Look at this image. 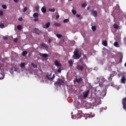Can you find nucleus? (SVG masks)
<instances>
[{"mask_svg": "<svg viewBox=\"0 0 126 126\" xmlns=\"http://www.w3.org/2000/svg\"><path fill=\"white\" fill-rule=\"evenodd\" d=\"M73 57L74 60H79L81 57V55L79 54V51L76 49L73 53Z\"/></svg>", "mask_w": 126, "mask_h": 126, "instance_id": "obj_1", "label": "nucleus"}, {"mask_svg": "<svg viewBox=\"0 0 126 126\" xmlns=\"http://www.w3.org/2000/svg\"><path fill=\"white\" fill-rule=\"evenodd\" d=\"M97 80L99 81V84L100 87H103V83L106 81V79L103 76H101L99 78H97Z\"/></svg>", "mask_w": 126, "mask_h": 126, "instance_id": "obj_2", "label": "nucleus"}, {"mask_svg": "<svg viewBox=\"0 0 126 126\" xmlns=\"http://www.w3.org/2000/svg\"><path fill=\"white\" fill-rule=\"evenodd\" d=\"M46 77L49 80H53V79H54L55 77H56V76L55 75V74H53V76L52 77V73H51L49 74L46 75Z\"/></svg>", "mask_w": 126, "mask_h": 126, "instance_id": "obj_3", "label": "nucleus"}, {"mask_svg": "<svg viewBox=\"0 0 126 126\" xmlns=\"http://www.w3.org/2000/svg\"><path fill=\"white\" fill-rule=\"evenodd\" d=\"M122 104L123 105V109L126 111V97L123 98Z\"/></svg>", "mask_w": 126, "mask_h": 126, "instance_id": "obj_4", "label": "nucleus"}, {"mask_svg": "<svg viewBox=\"0 0 126 126\" xmlns=\"http://www.w3.org/2000/svg\"><path fill=\"white\" fill-rule=\"evenodd\" d=\"M76 69H77V70H79L80 71H82V70L84 69V67L81 65H77L76 66Z\"/></svg>", "mask_w": 126, "mask_h": 126, "instance_id": "obj_5", "label": "nucleus"}, {"mask_svg": "<svg viewBox=\"0 0 126 126\" xmlns=\"http://www.w3.org/2000/svg\"><path fill=\"white\" fill-rule=\"evenodd\" d=\"M63 82L64 81L63 79H59L56 82V83L57 85H60V86H61V85H63Z\"/></svg>", "mask_w": 126, "mask_h": 126, "instance_id": "obj_6", "label": "nucleus"}, {"mask_svg": "<svg viewBox=\"0 0 126 126\" xmlns=\"http://www.w3.org/2000/svg\"><path fill=\"white\" fill-rule=\"evenodd\" d=\"M90 93V90H88L85 93H83V97L86 98L89 96Z\"/></svg>", "mask_w": 126, "mask_h": 126, "instance_id": "obj_7", "label": "nucleus"}, {"mask_svg": "<svg viewBox=\"0 0 126 126\" xmlns=\"http://www.w3.org/2000/svg\"><path fill=\"white\" fill-rule=\"evenodd\" d=\"M91 14L92 15H93V16H94V17H97V11H95V10H91Z\"/></svg>", "mask_w": 126, "mask_h": 126, "instance_id": "obj_8", "label": "nucleus"}, {"mask_svg": "<svg viewBox=\"0 0 126 126\" xmlns=\"http://www.w3.org/2000/svg\"><path fill=\"white\" fill-rule=\"evenodd\" d=\"M39 56L40 57H42V58H48V54L44 53V54H42L41 53H39Z\"/></svg>", "mask_w": 126, "mask_h": 126, "instance_id": "obj_9", "label": "nucleus"}, {"mask_svg": "<svg viewBox=\"0 0 126 126\" xmlns=\"http://www.w3.org/2000/svg\"><path fill=\"white\" fill-rule=\"evenodd\" d=\"M54 63H55L56 66H62V64H61V63H60L58 61H56L54 62Z\"/></svg>", "mask_w": 126, "mask_h": 126, "instance_id": "obj_10", "label": "nucleus"}, {"mask_svg": "<svg viewBox=\"0 0 126 126\" xmlns=\"http://www.w3.org/2000/svg\"><path fill=\"white\" fill-rule=\"evenodd\" d=\"M41 11L43 12V13H46V12H47V9H46L45 6H43L41 8Z\"/></svg>", "mask_w": 126, "mask_h": 126, "instance_id": "obj_11", "label": "nucleus"}, {"mask_svg": "<svg viewBox=\"0 0 126 126\" xmlns=\"http://www.w3.org/2000/svg\"><path fill=\"white\" fill-rule=\"evenodd\" d=\"M4 78V73H0V79H3Z\"/></svg>", "mask_w": 126, "mask_h": 126, "instance_id": "obj_12", "label": "nucleus"}, {"mask_svg": "<svg viewBox=\"0 0 126 126\" xmlns=\"http://www.w3.org/2000/svg\"><path fill=\"white\" fill-rule=\"evenodd\" d=\"M76 81L77 83H80L82 81V78L80 77L79 79L76 78Z\"/></svg>", "mask_w": 126, "mask_h": 126, "instance_id": "obj_13", "label": "nucleus"}, {"mask_svg": "<svg viewBox=\"0 0 126 126\" xmlns=\"http://www.w3.org/2000/svg\"><path fill=\"white\" fill-rule=\"evenodd\" d=\"M126 77H125V76H123L122 78L121 79V81H122V83H123V84L126 83Z\"/></svg>", "mask_w": 126, "mask_h": 126, "instance_id": "obj_14", "label": "nucleus"}, {"mask_svg": "<svg viewBox=\"0 0 126 126\" xmlns=\"http://www.w3.org/2000/svg\"><path fill=\"white\" fill-rule=\"evenodd\" d=\"M68 63L70 66H72L73 65V61L72 60H68Z\"/></svg>", "mask_w": 126, "mask_h": 126, "instance_id": "obj_15", "label": "nucleus"}, {"mask_svg": "<svg viewBox=\"0 0 126 126\" xmlns=\"http://www.w3.org/2000/svg\"><path fill=\"white\" fill-rule=\"evenodd\" d=\"M102 45L105 47H107V46H108V42H107L106 40H103L102 42Z\"/></svg>", "mask_w": 126, "mask_h": 126, "instance_id": "obj_16", "label": "nucleus"}, {"mask_svg": "<svg viewBox=\"0 0 126 126\" xmlns=\"http://www.w3.org/2000/svg\"><path fill=\"white\" fill-rule=\"evenodd\" d=\"M33 17L34 18H37V17H39V14L38 13H34L33 14Z\"/></svg>", "mask_w": 126, "mask_h": 126, "instance_id": "obj_17", "label": "nucleus"}, {"mask_svg": "<svg viewBox=\"0 0 126 126\" xmlns=\"http://www.w3.org/2000/svg\"><path fill=\"white\" fill-rule=\"evenodd\" d=\"M117 73L116 71H113L111 74H110V75L112 76V77H114V76H116L117 75Z\"/></svg>", "mask_w": 126, "mask_h": 126, "instance_id": "obj_18", "label": "nucleus"}, {"mask_svg": "<svg viewBox=\"0 0 126 126\" xmlns=\"http://www.w3.org/2000/svg\"><path fill=\"white\" fill-rule=\"evenodd\" d=\"M27 54H28V52H27V51H23L22 53L23 57H25V56H26Z\"/></svg>", "mask_w": 126, "mask_h": 126, "instance_id": "obj_19", "label": "nucleus"}, {"mask_svg": "<svg viewBox=\"0 0 126 126\" xmlns=\"http://www.w3.org/2000/svg\"><path fill=\"white\" fill-rule=\"evenodd\" d=\"M114 46L118 48L119 47V42L116 41L114 43Z\"/></svg>", "mask_w": 126, "mask_h": 126, "instance_id": "obj_20", "label": "nucleus"}, {"mask_svg": "<svg viewBox=\"0 0 126 126\" xmlns=\"http://www.w3.org/2000/svg\"><path fill=\"white\" fill-rule=\"evenodd\" d=\"M114 28L115 29H119V25L117 24H114Z\"/></svg>", "mask_w": 126, "mask_h": 126, "instance_id": "obj_21", "label": "nucleus"}, {"mask_svg": "<svg viewBox=\"0 0 126 126\" xmlns=\"http://www.w3.org/2000/svg\"><path fill=\"white\" fill-rule=\"evenodd\" d=\"M20 67H24L25 66V63H21L20 64Z\"/></svg>", "mask_w": 126, "mask_h": 126, "instance_id": "obj_22", "label": "nucleus"}, {"mask_svg": "<svg viewBox=\"0 0 126 126\" xmlns=\"http://www.w3.org/2000/svg\"><path fill=\"white\" fill-rule=\"evenodd\" d=\"M63 23H67L68 22H69V19H66L63 20Z\"/></svg>", "mask_w": 126, "mask_h": 126, "instance_id": "obj_23", "label": "nucleus"}, {"mask_svg": "<svg viewBox=\"0 0 126 126\" xmlns=\"http://www.w3.org/2000/svg\"><path fill=\"white\" fill-rule=\"evenodd\" d=\"M50 25H51V23L50 22L47 23L45 25L46 28V29L49 28V27H50Z\"/></svg>", "mask_w": 126, "mask_h": 126, "instance_id": "obj_24", "label": "nucleus"}, {"mask_svg": "<svg viewBox=\"0 0 126 126\" xmlns=\"http://www.w3.org/2000/svg\"><path fill=\"white\" fill-rule=\"evenodd\" d=\"M55 10H56V9H55V8H49V11H51V12H55Z\"/></svg>", "mask_w": 126, "mask_h": 126, "instance_id": "obj_25", "label": "nucleus"}, {"mask_svg": "<svg viewBox=\"0 0 126 126\" xmlns=\"http://www.w3.org/2000/svg\"><path fill=\"white\" fill-rule=\"evenodd\" d=\"M92 30L93 31H94V32L96 31V26H94L92 27Z\"/></svg>", "mask_w": 126, "mask_h": 126, "instance_id": "obj_26", "label": "nucleus"}, {"mask_svg": "<svg viewBox=\"0 0 126 126\" xmlns=\"http://www.w3.org/2000/svg\"><path fill=\"white\" fill-rule=\"evenodd\" d=\"M54 25H55V26H57L58 27H60V26H61V24L58 23H55L54 24Z\"/></svg>", "mask_w": 126, "mask_h": 126, "instance_id": "obj_27", "label": "nucleus"}, {"mask_svg": "<svg viewBox=\"0 0 126 126\" xmlns=\"http://www.w3.org/2000/svg\"><path fill=\"white\" fill-rule=\"evenodd\" d=\"M56 36L57 37H58L59 39H61V38H62L63 37V35H62V34H57Z\"/></svg>", "mask_w": 126, "mask_h": 126, "instance_id": "obj_28", "label": "nucleus"}, {"mask_svg": "<svg viewBox=\"0 0 126 126\" xmlns=\"http://www.w3.org/2000/svg\"><path fill=\"white\" fill-rule=\"evenodd\" d=\"M32 65L33 66L34 68H37V65H36V64L32 63Z\"/></svg>", "mask_w": 126, "mask_h": 126, "instance_id": "obj_29", "label": "nucleus"}, {"mask_svg": "<svg viewBox=\"0 0 126 126\" xmlns=\"http://www.w3.org/2000/svg\"><path fill=\"white\" fill-rule=\"evenodd\" d=\"M108 79L109 81H112V80L113 79V77L110 75L109 77L108 78Z\"/></svg>", "mask_w": 126, "mask_h": 126, "instance_id": "obj_30", "label": "nucleus"}, {"mask_svg": "<svg viewBox=\"0 0 126 126\" xmlns=\"http://www.w3.org/2000/svg\"><path fill=\"white\" fill-rule=\"evenodd\" d=\"M82 116V114H79L77 113V117L78 119H81Z\"/></svg>", "mask_w": 126, "mask_h": 126, "instance_id": "obj_31", "label": "nucleus"}, {"mask_svg": "<svg viewBox=\"0 0 126 126\" xmlns=\"http://www.w3.org/2000/svg\"><path fill=\"white\" fill-rule=\"evenodd\" d=\"M87 4L86 3H84L82 4V7H86Z\"/></svg>", "mask_w": 126, "mask_h": 126, "instance_id": "obj_32", "label": "nucleus"}, {"mask_svg": "<svg viewBox=\"0 0 126 126\" xmlns=\"http://www.w3.org/2000/svg\"><path fill=\"white\" fill-rule=\"evenodd\" d=\"M2 7L3 8V9H6V8H7L6 5L4 4L2 5Z\"/></svg>", "mask_w": 126, "mask_h": 126, "instance_id": "obj_33", "label": "nucleus"}, {"mask_svg": "<svg viewBox=\"0 0 126 126\" xmlns=\"http://www.w3.org/2000/svg\"><path fill=\"white\" fill-rule=\"evenodd\" d=\"M39 8H40L39 6H36L35 7V9L36 11H39Z\"/></svg>", "mask_w": 126, "mask_h": 126, "instance_id": "obj_34", "label": "nucleus"}, {"mask_svg": "<svg viewBox=\"0 0 126 126\" xmlns=\"http://www.w3.org/2000/svg\"><path fill=\"white\" fill-rule=\"evenodd\" d=\"M41 46L44 47V48H47L48 46H47V45L45 43H42L41 44Z\"/></svg>", "mask_w": 126, "mask_h": 126, "instance_id": "obj_35", "label": "nucleus"}, {"mask_svg": "<svg viewBox=\"0 0 126 126\" xmlns=\"http://www.w3.org/2000/svg\"><path fill=\"white\" fill-rule=\"evenodd\" d=\"M4 25L3 23H1L0 24V28H4Z\"/></svg>", "mask_w": 126, "mask_h": 126, "instance_id": "obj_36", "label": "nucleus"}, {"mask_svg": "<svg viewBox=\"0 0 126 126\" xmlns=\"http://www.w3.org/2000/svg\"><path fill=\"white\" fill-rule=\"evenodd\" d=\"M18 30H21V25H18L17 27Z\"/></svg>", "mask_w": 126, "mask_h": 126, "instance_id": "obj_37", "label": "nucleus"}, {"mask_svg": "<svg viewBox=\"0 0 126 126\" xmlns=\"http://www.w3.org/2000/svg\"><path fill=\"white\" fill-rule=\"evenodd\" d=\"M72 13H73V14H74V15H75V14H76V11L73 9L72 10Z\"/></svg>", "mask_w": 126, "mask_h": 126, "instance_id": "obj_38", "label": "nucleus"}, {"mask_svg": "<svg viewBox=\"0 0 126 126\" xmlns=\"http://www.w3.org/2000/svg\"><path fill=\"white\" fill-rule=\"evenodd\" d=\"M27 9H28V8H27V7H24V9H23L24 12H25V11H27Z\"/></svg>", "mask_w": 126, "mask_h": 126, "instance_id": "obj_39", "label": "nucleus"}, {"mask_svg": "<svg viewBox=\"0 0 126 126\" xmlns=\"http://www.w3.org/2000/svg\"><path fill=\"white\" fill-rule=\"evenodd\" d=\"M58 72H59V73H61V72H62V68H59L58 70H57Z\"/></svg>", "mask_w": 126, "mask_h": 126, "instance_id": "obj_40", "label": "nucleus"}, {"mask_svg": "<svg viewBox=\"0 0 126 126\" xmlns=\"http://www.w3.org/2000/svg\"><path fill=\"white\" fill-rule=\"evenodd\" d=\"M0 15L1 16H2V15H3V11H2V10H0Z\"/></svg>", "mask_w": 126, "mask_h": 126, "instance_id": "obj_41", "label": "nucleus"}, {"mask_svg": "<svg viewBox=\"0 0 126 126\" xmlns=\"http://www.w3.org/2000/svg\"><path fill=\"white\" fill-rule=\"evenodd\" d=\"M78 114H79L80 115H82V111L78 110Z\"/></svg>", "mask_w": 126, "mask_h": 126, "instance_id": "obj_42", "label": "nucleus"}, {"mask_svg": "<svg viewBox=\"0 0 126 126\" xmlns=\"http://www.w3.org/2000/svg\"><path fill=\"white\" fill-rule=\"evenodd\" d=\"M18 20L19 21H22L23 20V19L22 18V17H20L18 18Z\"/></svg>", "mask_w": 126, "mask_h": 126, "instance_id": "obj_43", "label": "nucleus"}, {"mask_svg": "<svg viewBox=\"0 0 126 126\" xmlns=\"http://www.w3.org/2000/svg\"><path fill=\"white\" fill-rule=\"evenodd\" d=\"M59 18H60V15H57L56 16V19L57 20V19H59Z\"/></svg>", "mask_w": 126, "mask_h": 126, "instance_id": "obj_44", "label": "nucleus"}, {"mask_svg": "<svg viewBox=\"0 0 126 126\" xmlns=\"http://www.w3.org/2000/svg\"><path fill=\"white\" fill-rule=\"evenodd\" d=\"M17 41H18L17 38H15L14 39V42H15V43H17Z\"/></svg>", "mask_w": 126, "mask_h": 126, "instance_id": "obj_45", "label": "nucleus"}, {"mask_svg": "<svg viewBox=\"0 0 126 126\" xmlns=\"http://www.w3.org/2000/svg\"><path fill=\"white\" fill-rule=\"evenodd\" d=\"M3 39L4 40H7V37H6V36H3Z\"/></svg>", "mask_w": 126, "mask_h": 126, "instance_id": "obj_46", "label": "nucleus"}, {"mask_svg": "<svg viewBox=\"0 0 126 126\" xmlns=\"http://www.w3.org/2000/svg\"><path fill=\"white\" fill-rule=\"evenodd\" d=\"M120 60H123V55H120Z\"/></svg>", "mask_w": 126, "mask_h": 126, "instance_id": "obj_47", "label": "nucleus"}, {"mask_svg": "<svg viewBox=\"0 0 126 126\" xmlns=\"http://www.w3.org/2000/svg\"><path fill=\"white\" fill-rule=\"evenodd\" d=\"M76 17H77L78 18H79V17H80V15L77 14L76 15Z\"/></svg>", "mask_w": 126, "mask_h": 126, "instance_id": "obj_48", "label": "nucleus"}, {"mask_svg": "<svg viewBox=\"0 0 126 126\" xmlns=\"http://www.w3.org/2000/svg\"><path fill=\"white\" fill-rule=\"evenodd\" d=\"M52 42V40L51 39H49V40H48V43H49V44H51V42Z\"/></svg>", "mask_w": 126, "mask_h": 126, "instance_id": "obj_49", "label": "nucleus"}, {"mask_svg": "<svg viewBox=\"0 0 126 126\" xmlns=\"http://www.w3.org/2000/svg\"><path fill=\"white\" fill-rule=\"evenodd\" d=\"M15 2H18V0H13Z\"/></svg>", "mask_w": 126, "mask_h": 126, "instance_id": "obj_50", "label": "nucleus"}, {"mask_svg": "<svg viewBox=\"0 0 126 126\" xmlns=\"http://www.w3.org/2000/svg\"><path fill=\"white\" fill-rule=\"evenodd\" d=\"M38 19H34V21H38Z\"/></svg>", "mask_w": 126, "mask_h": 126, "instance_id": "obj_51", "label": "nucleus"}, {"mask_svg": "<svg viewBox=\"0 0 126 126\" xmlns=\"http://www.w3.org/2000/svg\"><path fill=\"white\" fill-rule=\"evenodd\" d=\"M120 63H123V59H120Z\"/></svg>", "mask_w": 126, "mask_h": 126, "instance_id": "obj_52", "label": "nucleus"}, {"mask_svg": "<svg viewBox=\"0 0 126 126\" xmlns=\"http://www.w3.org/2000/svg\"><path fill=\"white\" fill-rule=\"evenodd\" d=\"M90 8H89V7H87V9L88 10V9H90Z\"/></svg>", "mask_w": 126, "mask_h": 126, "instance_id": "obj_53", "label": "nucleus"}, {"mask_svg": "<svg viewBox=\"0 0 126 126\" xmlns=\"http://www.w3.org/2000/svg\"><path fill=\"white\" fill-rule=\"evenodd\" d=\"M125 66H126V63H125Z\"/></svg>", "mask_w": 126, "mask_h": 126, "instance_id": "obj_54", "label": "nucleus"}, {"mask_svg": "<svg viewBox=\"0 0 126 126\" xmlns=\"http://www.w3.org/2000/svg\"><path fill=\"white\" fill-rule=\"evenodd\" d=\"M82 17H80V19H82Z\"/></svg>", "mask_w": 126, "mask_h": 126, "instance_id": "obj_55", "label": "nucleus"}, {"mask_svg": "<svg viewBox=\"0 0 126 126\" xmlns=\"http://www.w3.org/2000/svg\"><path fill=\"white\" fill-rule=\"evenodd\" d=\"M87 119V117H86V118H85V119L86 120Z\"/></svg>", "mask_w": 126, "mask_h": 126, "instance_id": "obj_56", "label": "nucleus"}, {"mask_svg": "<svg viewBox=\"0 0 126 126\" xmlns=\"http://www.w3.org/2000/svg\"><path fill=\"white\" fill-rule=\"evenodd\" d=\"M70 0V1H71V0Z\"/></svg>", "mask_w": 126, "mask_h": 126, "instance_id": "obj_57", "label": "nucleus"}, {"mask_svg": "<svg viewBox=\"0 0 126 126\" xmlns=\"http://www.w3.org/2000/svg\"><path fill=\"white\" fill-rule=\"evenodd\" d=\"M95 91H97V90L95 89Z\"/></svg>", "mask_w": 126, "mask_h": 126, "instance_id": "obj_58", "label": "nucleus"}, {"mask_svg": "<svg viewBox=\"0 0 126 126\" xmlns=\"http://www.w3.org/2000/svg\"><path fill=\"white\" fill-rule=\"evenodd\" d=\"M56 1H58V0H56Z\"/></svg>", "mask_w": 126, "mask_h": 126, "instance_id": "obj_59", "label": "nucleus"}, {"mask_svg": "<svg viewBox=\"0 0 126 126\" xmlns=\"http://www.w3.org/2000/svg\"><path fill=\"white\" fill-rule=\"evenodd\" d=\"M43 28H45V27H43Z\"/></svg>", "mask_w": 126, "mask_h": 126, "instance_id": "obj_60", "label": "nucleus"}]
</instances>
